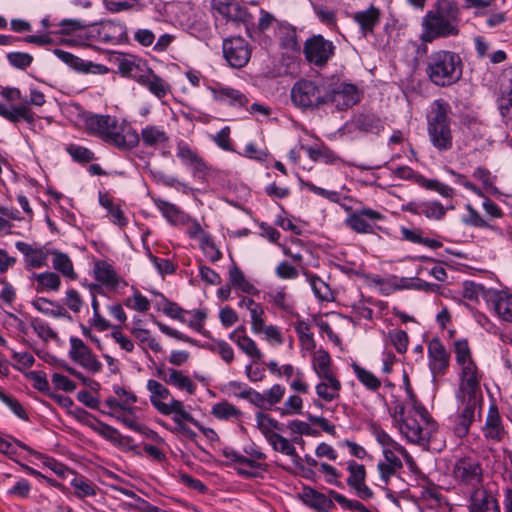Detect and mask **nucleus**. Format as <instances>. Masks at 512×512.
<instances>
[{
	"label": "nucleus",
	"mask_w": 512,
	"mask_h": 512,
	"mask_svg": "<svg viewBox=\"0 0 512 512\" xmlns=\"http://www.w3.org/2000/svg\"><path fill=\"white\" fill-rule=\"evenodd\" d=\"M482 379L483 372L476 362L459 367V384L455 393L459 414L454 427L455 434L458 437H464L468 434L470 426L475 420L476 411L481 412L483 402Z\"/></svg>",
	"instance_id": "obj_1"
},
{
	"label": "nucleus",
	"mask_w": 512,
	"mask_h": 512,
	"mask_svg": "<svg viewBox=\"0 0 512 512\" xmlns=\"http://www.w3.org/2000/svg\"><path fill=\"white\" fill-rule=\"evenodd\" d=\"M89 135L96 136L119 150H131L139 144V135L126 121L119 123L111 115L91 114L85 118Z\"/></svg>",
	"instance_id": "obj_2"
},
{
	"label": "nucleus",
	"mask_w": 512,
	"mask_h": 512,
	"mask_svg": "<svg viewBox=\"0 0 512 512\" xmlns=\"http://www.w3.org/2000/svg\"><path fill=\"white\" fill-rule=\"evenodd\" d=\"M425 74L437 87L452 86L462 78V59L458 53L453 51H434L427 58Z\"/></svg>",
	"instance_id": "obj_3"
},
{
	"label": "nucleus",
	"mask_w": 512,
	"mask_h": 512,
	"mask_svg": "<svg viewBox=\"0 0 512 512\" xmlns=\"http://www.w3.org/2000/svg\"><path fill=\"white\" fill-rule=\"evenodd\" d=\"M450 113V104L443 99H437L432 103L427 115L429 141L440 153L447 152L453 147Z\"/></svg>",
	"instance_id": "obj_4"
},
{
	"label": "nucleus",
	"mask_w": 512,
	"mask_h": 512,
	"mask_svg": "<svg viewBox=\"0 0 512 512\" xmlns=\"http://www.w3.org/2000/svg\"><path fill=\"white\" fill-rule=\"evenodd\" d=\"M452 11L453 9L450 6H440L426 13L422 20L423 31L420 37L424 43L458 34L459 31Z\"/></svg>",
	"instance_id": "obj_5"
},
{
	"label": "nucleus",
	"mask_w": 512,
	"mask_h": 512,
	"mask_svg": "<svg viewBox=\"0 0 512 512\" xmlns=\"http://www.w3.org/2000/svg\"><path fill=\"white\" fill-rule=\"evenodd\" d=\"M292 103L301 110H314L325 105V87L312 80L300 79L291 89Z\"/></svg>",
	"instance_id": "obj_6"
},
{
	"label": "nucleus",
	"mask_w": 512,
	"mask_h": 512,
	"mask_svg": "<svg viewBox=\"0 0 512 512\" xmlns=\"http://www.w3.org/2000/svg\"><path fill=\"white\" fill-rule=\"evenodd\" d=\"M452 476L455 481L464 486L479 489L483 481V468L480 461L471 456L458 459L452 469Z\"/></svg>",
	"instance_id": "obj_7"
},
{
	"label": "nucleus",
	"mask_w": 512,
	"mask_h": 512,
	"mask_svg": "<svg viewBox=\"0 0 512 512\" xmlns=\"http://www.w3.org/2000/svg\"><path fill=\"white\" fill-rule=\"evenodd\" d=\"M335 49L336 47L332 41L318 34L309 37L305 41L303 54L308 63L321 68L335 55Z\"/></svg>",
	"instance_id": "obj_8"
},
{
	"label": "nucleus",
	"mask_w": 512,
	"mask_h": 512,
	"mask_svg": "<svg viewBox=\"0 0 512 512\" xmlns=\"http://www.w3.org/2000/svg\"><path fill=\"white\" fill-rule=\"evenodd\" d=\"M360 100L361 92L354 84L341 82L332 88H325V105L331 104L338 111L347 110Z\"/></svg>",
	"instance_id": "obj_9"
},
{
	"label": "nucleus",
	"mask_w": 512,
	"mask_h": 512,
	"mask_svg": "<svg viewBox=\"0 0 512 512\" xmlns=\"http://www.w3.org/2000/svg\"><path fill=\"white\" fill-rule=\"evenodd\" d=\"M223 56L233 68L245 67L251 58L249 43L242 37H231L223 41Z\"/></svg>",
	"instance_id": "obj_10"
},
{
	"label": "nucleus",
	"mask_w": 512,
	"mask_h": 512,
	"mask_svg": "<svg viewBox=\"0 0 512 512\" xmlns=\"http://www.w3.org/2000/svg\"><path fill=\"white\" fill-rule=\"evenodd\" d=\"M394 174L400 179L413 180L419 186L427 190L435 191L444 198H452L454 195V190L450 186L436 179H427L425 176L414 171L408 166L398 167Z\"/></svg>",
	"instance_id": "obj_11"
},
{
	"label": "nucleus",
	"mask_w": 512,
	"mask_h": 512,
	"mask_svg": "<svg viewBox=\"0 0 512 512\" xmlns=\"http://www.w3.org/2000/svg\"><path fill=\"white\" fill-rule=\"evenodd\" d=\"M384 216L371 208H363L352 212L345 220V224L354 232L371 234L374 226L371 222L382 220Z\"/></svg>",
	"instance_id": "obj_12"
},
{
	"label": "nucleus",
	"mask_w": 512,
	"mask_h": 512,
	"mask_svg": "<svg viewBox=\"0 0 512 512\" xmlns=\"http://www.w3.org/2000/svg\"><path fill=\"white\" fill-rule=\"evenodd\" d=\"M448 209H453V206L444 207L438 200L410 201L401 206L402 211L410 212L414 215H423L427 219L434 221L443 220Z\"/></svg>",
	"instance_id": "obj_13"
},
{
	"label": "nucleus",
	"mask_w": 512,
	"mask_h": 512,
	"mask_svg": "<svg viewBox=\"0 0 512 512\" xmlns=\"http://www.w3.org/2000/svg\"><path fill=\"white\" fill-rule=\"evenodd\" d=\"M429 368L433 376H443L450 365V352L438 338H433L428 344Z\"/></svg>",
	"instance_id": "obj_14"
},
{
	"label": "nucleus",
	"mask_w": 512,
	"mask_h": 512,
	"mask_svg": "<svg viewBox=\"0 0 512 512\" xmlns=\"http://www.w3.org/2000/svg\"><path fill=\"white\" fill-rule=\"evenodd\" d=\"M15 247L24 255L26 269H38L47 265V259L51 252L45 247H33L22 241H17Z\"/></svg>",
	"instance_id": "obj_15"
},
{
	"label": "nucleus",
	"mask_w": 512,
	"mask_h": 512,
	"mask_svg": "<svg viewBox=\"0 0 512 512\" xmlns=\"http://www.w3.org/2000/svg\"><path fill=\"white\" fill-rule=\"evenodd\" d=\"M209 90L213 95V99L217 102L238 108L245 107L248 104L246 95L232 87L217 83L209 87Z\"/></svg>",
	"instance_id": "obj_16"
},
{
	"label": "nucleus",
	"mask_w": 512,
	"mask_h": 512,
	"mask_svg": "<svg viewBox=\"0 0 512 512\" xmlns=\"http://www.w3.org/2000/svg\"><path fill=\"white\" fill-rule=\"evenodd\" d=\"M176 156L193 171L194 175H206L208 170L206 162L184 141L178 142Z\"/></svg>",
	"instance_id": "obj_17"
},
{
	"label": "nucleus",
	"mask_w": 512,
	"mask_h": 512,
	"mask_svg": "<svg viewBox=\"0 0 512 512\" xmlns=\"http://www.w3.org/2000/svg\"><path fill=\"white\" fill-rule=\"evenodd\" d=\"M299 497L307 507L317 512H331L335 508L334 498L310 487H305Z\"/></svg>",
	"instance_id": "obj_18"
},
{
	"label": "nucleus",
	"mask_w": 512,
	"mask_h": 512,
	"mask_svg": "<svg viewBox=\"0 0 512 512\" xmlns=\"http://www.w3.org/2000/svg\"><path fill=\"white\" fill-rule=\"evenodd\" d=\"M400 432L410 443L427 446L431 436L430 428H422L415 419L403 420L400 424Z\"/></svg>",
	"instance_id": "obj_19"
},
{
	"label": "nucleus",
	"mask_w": 512,
	"mask_h": 512,
	"mask_svg": "<svg viewBox=\"0 0 512 512\" xmlns=\"http://www.w3.org/2000/svg\"><path fill=\"white\" fill-rule=\"evenodd\" d=\"M483 434L487 440H492L494 442H500L504 438L505 430L498 408L495 404L489 407L485 425L483 427Z\"/></svg>",
	"instance_id": "obj_20"
},
{
	"label": "nucleus",
	"mask_w": 512,
	"mask_h": 512,
	"mask_svg": "<svg viewBox=\"0 0 512 512\" xmlns=\"http://www.w3.org/2000/svg\"><path fill=\"white\" fill-rule=\"evenodd\" d=\"M470 500V512H501L497 499L486 489H475Z\"/></svg>",
	"instance_id": "obj_21"
},
{
	"label": "nucleus",
	"mask_w": 512,
	"mask_h": 512,
	"mask_svg": "<svg viewBox=\"0 0 512 512\" xmlns=\"http://www.w3.org/2000/svg\"><path fill=\"white\" fill-rule=\"evenodd\" d=\"M138 135L139 142L142 141L143 146L146 148L158 149L166 147L169 143V136L167 132L159 126L147 125Z\"/></svg>",
	"instance_id": "obj_22"
},
{
	"label": "nucleus",
	"mask_w": 512,
	"mask_h": 512,
	"mask_svg": "<svg viewBox=\"0 0 512 512\" xmlns=\"http://www.w3.org/2000/svg\"><path fill=\"white\" fill-rule=\"evenodd\" d=\"M213 7L227 19L232 21H239L248 23L252 16L248 12L247 8L236 1H218L213 3Z\"/></svg>",
	"instance_id": "obj_23"
},
{
	"label": "nucleus",
	"mask_w": 512,
	"mask_h": 512,
	"mask_svg": "<svg viewBox=\"0 0 512 512\" xmlns=\"http://www.w3.org/2000/svg\"><path fill=\"white\" fill-rule=\"evenodd\" d=\"M0 116L14 124L19 123L21 120L26 121L30 125L35 123V114L27 105L8 107L0 103Z\"/></svg>",
	"instance_id": "obj_24"
},
{
	"label": "nucleus",
	"mask_w": 512,
	"mask_h": 512,
	"mask_svg": "<svg viewBox=\"0 0 512 512\" xmlns=\"http://www.w3.org/2000/svg\"><path fill=\"white\" fill-rule=\"evenodd\" d=\"M354 21L359 25L364 37L373 34L374 28L380 22V10L371 5L363 11H358L354 15Z\"/></svg>",
	"instance_id": "obj_25"
},
{
	"label": "nucleus",
	"mask_w": 512,
	"mask_h": 512,
	"mask_svg": "<svg viewBox=\"0 0 512 512\" xmlns=\"http://www.w3.org/2000/svg\"><path fill=\"white\" fill-rule=\"evenodd\" d=\"M501 83V97L499 99V110L503 117L512 116V66L503 71Z\"/></svg>",
	"instance_id": "obj_26"
},
{
	"label": "nucleus",
	"mask_w": 512,
	"mask_h": 512,
	"mask_svg": "<svg viewBox=\"0 0 512 512\" xmlns=\"http://www.w3.org/2000/svg\"><path fill=\"white\" fill-rule=\"evenodd\" d=\"M96 32L97 39L102 43H115L123 34L124 27L114 21H103L93 29Z\"/></svg>",
	"instance_id": "obj_27"
},
{
	"label": "nucleus",
	"mask_w": 512,
	"mask_h": 512,
	"mask_svg": "<svg viewBox=\"0 0 512 512\" xmlns=\"http://www.w3.org/2000/svg\"><path fill=\"white\" fill-rule=\"evenodd\" d=\"M94 274L96 280L108 288L116 289L119 286L120 278L112 265L106 261L102 260L95 263Z\"/></svg>",
	"instance_id": "obj_28"
},
{
	"label": "nucleus",
	"mask_w": 512,
	"mask_h": 512,
	"mask_svg": "<svg viewBox=\"0 0 512 512\" xmlns=\"http://www.w3.org/2000/svg\"><path fill=\"white\" fill-rule=\"evenodd\" d=\"M383 455L385 461L379 462L377 468L382 481L388 484L390 478L402 468V462L391 449L383 450Z\"/></svg>",
	"instance_id": "obj_29"
},
{
	"label": "nucleus",
	"mask_w": 512,
	"mask_h": 512,
	"mask_svg": "<svg viewBox=\"0 0 512 512\" xmlns=\"http://www.w3.org/2000/svg\"><path fill=\"white\" fill-rule=\"evenodd\" d=\"M32 306L40 313L45 314L47 316H51L54 318L63 317L71 319V316L62 305H60L58 302L49 300L45 297H39L35 299L32 302Z\"/></svg>",
	"instance_id": "obj_30"
},
{
	"label": "nucleus",
	"mask_w": 512,
	"mask_h": 512,
	"mask_svg": "<svg viewBox=\"0 0 512 512\" xmlns=\"http://www.w3.org/2000/svg\"><path fill=\"white\" fill-rule=\"evenodd\" d=\"M492 302L496 314L506 322H512V294L503 291L493 293Z\"/></svg>",
	"instance_id": "obj_31"
},
{
	"label": "nucleus",
	"mask_w": 512,
	"mask_h": 512,
	"mask_svg": "<svg viewBox=\"0 0 512 512\" xmlns=\"http://www.w3.org/2000/svg\"><path fill=\"white\" fill-rule=\"evenodd\" d=\"M50 254L53 255L52 266L57 272L70 280L77 279L73 262L66 253L59 250H52Z\"/></svg>",
	"instance_id": "obj_32"
},
{
	"label": "nucleus",
	"mask_w": 512,
	"mask_h": 512,
	"mask_svg": "<svg viewBox=\"0 0 512 512\" xmlns=\"http://www.w3.org/2000/svg\"><path fill=\"white\" fill-rule=\"evenodd\" d=\"M149 90L151 94L161 99L171 92L170 85L153 70L148 71L145 80L141 84Z\"/></svg>",
	"instance_id": "obj_33"
},
{
	"label": "nucleus",
	"mask_w": 512,
	"mask_h": 512,
	"mask_svg": "<svg viewBox=\"0 0 512 512\" xmlns=\"http://www.w3.org/2000/svg\"><path fill=\"white\" fill-rule=\"evenodd\" d=\"M354 123L358 130L365 133L379 134L384 129L383 121L373 113L359 114Z\"/></svg>",
	"instance_id": "obj_34"
},
{
	"label": "nucleus",
	"mask_w": 512,
	"mask_h": 512,
	"mask_svg": "<svg viewBox=\"0 0 512 512\" xmlns=\"http://www.w3.org/2000/svg\"><path fill=\"white\" fill-rule=\"evenodd\" d=\"M277 36L281 47L293 52L300 51V45L297 39L295 28L290 25L278 24Z\"/></svg>",
	"instance_id": "obj_35"
},
{
	"label": "nucleus",
	"mask_w": 512,
	"mask_h": 512,
	"mask_svg": "<svg viewBox=\"0 0 512 512\" xmlns=\"http://www.w3.org/2000/svg\"><path fill=\"white\" fill-rule=\"evenodd\" d=\"M229 284L231 287L241 290L247 294H254L256 288L248 280L235 262L229 267Z\"/></svg>",
	"instance_id": "obj_36"
},
{
	"label": "nucleus",
	"mask_w": 512,
	"mask_h": 512,
	"mask_svg": "<svg viewBox=\"0 0 512 512\" xmlns=\"http://www.w3.org/2000/svg\"><path fill=\"white\" fill-rule=\"evenodd\" d=\"M324 379L327 382H320L317 384L316 393L323 400L330 402L339 396L341 383L335 376Z\"/></svg>",
	"instance_id": "obj_37"
},
{
	"label": "nucleus",
	"mask_w": 512,
	"mask_h": 512,
	"mask_svg": "<svg viewBox=\"0 0 512 512\" xmlns=\"http://www.w3.org/2000/svg\"><path fill=\"white\" fill-rule=\"evenodd\" d=\"M69 67L74 69L77 72L85 73V74H107L109 72V68L103 64L93 63L91 61H85L77 56L73 57V60H70L67 63Z\"/></svg>",
	"instance_id": "obj_38"
},
{
	"label": "nucleus",
	"mask_w": 512,
	"mask_h": 512,
	"mask_svg": "<svg viewBox=\"0 0 512 512\" xmlns=\"http://www.w3.org/2000/svg\"><path fill=\"white\" fill-rule=\"evenodd\" d=\"M37 282L36 291H58L61 286L60 276L55 272H43L33 275Z\"/></svg>",
	"instance_id": "obj_39"
},
{
	"label": "nucleus",
	"mask_w": 512,
	"mask_h": 512,
	"mask_svg": "<svg viewBox=\"0 0 512 512\" xmlns=\"http://www.w3.org/2000/svg\"><path fill=\"white\" fill-rule=\"evenodd\" d=\"M256 421L258 429L264 435L266 440H269L272 435H279L273 430L283 431V424L262 412H258L256 414Z\"/></svg>",
	"instance_id": "obj_40"
},
{
	"label": "nucleus",
	"mask_w": 512,
	"mask_h": 512,
	"mask_svg": "<svg viewBox=\"0 0 512 512\" xmlns=\"http://www.w3.org/2000/svg\"><path fill=\"white\" fill-rule=\"evenodd\" d=\"M454 354L456 365L459 367L475 363L473 359L472 350L469 346L467 339H458L454 343Z\"/></svg>",
	"instance_id": "obj_41"
},
{
	"label": "nucleus",
	"mask_w": 512,
	"mask_h": 512,
	"mask_svg": "<svg viewBox=\"0 0 512 512\" xmlns=\"http://www.w3.org/2000/svg\"><path fill=\"white\" fill-rule=\"evenodd\" d=\"M168 372V385H172L180 390H185L190 395L195 393L196 385L188 376L183 375L181 371L173 368H169Z\"/></svg>",
	"instance_id": "obj_42"
},
{
	"label": "nucleus",
	"mask_w": 512,
	"mask_h": 512,
	"mask_svg": "<svg viewBox=\"0 0 512 512\" xmlns=\"http://www.w3.org/2000/svg\"><path fill=\"white\" fill-rule=\"evenodd\" d=\"M331 357L329 353L325 350H319L316 352L313 359V369L316 374L320 378H330L333 377V373L331 371Z\"/></svg>",
	"instance_id": "obj_43"
},
{
	"label": "nucleus",
	"mask_w": 512,
	"mask_h": 512,
	"mask_svg": "<svg viewBox=\"0 0 512 512\" xmlns=\"http://www.w3.org/2000/svg\"><path fill=\"white\" fill-rule=\"evenodd\" d=\"M353 372L355 373L357 379L369 390L376 391L380 388L381 382L380 380L370 371L362 368L356 362L351 364Z\"/></svg>",
	"instance_id": "obj_44"
},
{
	"label": "nucleus",
	"mask_w": 512,
	"mask_h": 512,
	"mask_svg": "<svg viewBox=\"0 0 512 512\" xmlns=\"http://www.w3.org/2000/svg\"><path fill=\"white\" fill-rule=\"evenodd\" d=\"M211 414L220 420H228L230 418L238 419L242 416V412L228 401L216 403L212 407Z\"/></svg>",
	"instance_id": "obj_45"
},
{
	"label": "nucleus",
	"mask_w": 512,
	"mask_h": 512,
	"mask_svg": "<svg viewBox=\"0 0 512 512\" xmlns=\"http://www.w3.org/2000/svg\"><path fill=\"white\" fill-rule=\"evenodd\" d=\"M41 25H42L44 31L46 32V34L28 35V36L24 37V41L26 43L36 44L38 46H45V45H50L54 42L53 39L50 37V35L52 34L51 32H54V30H50V28L52 26H54V24L51 23V21L48 17H45L41 20ZM55 32H58V30H55Z\"/></svg>",
	"instance_id": "obj_46"
},
{
	"label": "nucleus",
	"mask_w": 512,
	"mask_h": 512,
	"mask_svg": "<svg viewBox=\"0 0 512 512\" xmlns=\"http://www.w3.org/2000/svg\"><path fill=\"white\" fill-rule=\"evenodd\" d=\"M307 277V280L311 286V289L315 295L316 298H318L321 301H329L331 297V290L320 277L313 274H305Z\"/></svg>",
	"instance_id": "obj_47"
},
{
	"label": "nucleus",
	"mask_w": 512,
	"mask_h": 512,
	"mask_svg": "<svg viewBox=\"0 0 512 512\" xmlns=\"http://www.w3.org/2000/svg\"><path fill=\"white\" fill-rule=\"evenodd\" d=\"M269 444L275 451L281 452L291 458H299L296 452V448L290 443V441L282 435H272L269 440Z\"/></svg>",
	"instance_id": "obj_48"
},
{
	"label": "nucleus",
	"mask_w": 512,
	"mask_h": 512,
	"mask_svg": "<svg viewBox=\"0 0 512 512\" xmlns=\"http://www.w3.org/2000/svg\"><path fill=\"white\" fill-rule=\"evenodd\" d=\"M147 389L151 393L150 402L157 409V404H163L161 399H166L170 395L169 390L160 382L150 379L147 382Z\"/></svg>",
	"instance_id": "obj_49"
},
{
	"label": "nucleus",
	"mask_w": 512,
	"mask_h": 512,
	"mask_svg": "<svg viewBox=\"0 0 512 512\" xmlns=\"http://www.w3.org/2000/svg\"><path fill=\"white\" fill-rule=\"evenodd\" d=\"M10 66L19 70H26L32 64L34 58L27 52L14 51L6 54Z\"/></svg>",
	"instance_id": "obj_50"
},
{
	"label": "nucleus",
	"mask_w": 512,
	"mask_h": 512,
	"mask_svg": "<svg viewBox=\"0 0 512 512\" xmlns=\"http://www.w3.org/2000/svg\"><path fill=\"white\" fill-rule=\"evenodd\" d=\"M161 297L162 311L167 316L179 320L180 322H186L185 314L188 311L181 308L177 303L168 300L163 294L159 293Z\"/></svg>",
	"instance_id": "obj_51"
},
{
	"label": "nucleus",
	"mask_w": 512,
	"mask_h": 512,
	"mask_svg": "<svg viewBox=\"0 0 512 512\" xmlns=\"http://www.w3.org/2000/svg\"><path fill=\"white\" fill-rule=\"evenodd\" d=\"M276 22H277V20L273 14H271L270 12H268L264 9H261L260 10V18L258 20L257 26L254 27L252 30L247 28V31L249 32V36L252 39H254L256 34L264 33L266 30L270 29L271 26Z\"/></svg>",
	"instance_id": "obj_52"
},
{
	"label": "nucleus",
	"mask_w": 512,
	"mask_h": 512,
	"mask_svg": "<svg viewBox=\"0 0 512 512\" xmlns=\"http://www.w3.org/2000/svg\"><path fill=\"white\" fill-rule=\"evenodd\" d=\"M349 477L347 478V485L351 488L356 486L357 484H361L365 482L366 479V469L364 465L358 464L355 461H349L348 467Z\"/></svg>",
	"instance_id": "obj_53"
},
{
	"label": "nucleus",
	"mask_w": 512,
	"mask_h": 512,
	"mask_svg": "<svg viewBox=\"0 0 512 512\" xmlns=\"http://www.w3.org/2000/svg\"><path fill=\"white\" fill-rule=\"evenodd\" d=\"M234 396L248 400L251 404L262 409H268L267 402L265 400V393H259L250 387H246L241 392L234 393Z\"/></svg>",
	"instance_id": "obj_54"
},
{
	"label": "nucleus",
	"mask_w": 512,
	"mask_h": 512,
	"mask_svg": "<svg viewBox=\"0 0 512 512\" xmlns=\"http://www.w3.org/2000/svg\"><path fill=\"white\" fill-rule=\"evenodd\" d=\"M305 150H306L309 158L315 162L322 160L327 164H332L338 158L336 156V154L328 147H321V148L306 147Z\"/></svg>",
	"instance_id": "obj_55"
},
{
	"label": "nucleus",
	"mask_w": 512,
	"mask_h": 512,
	"mask_svg": "<svg viewBox=\"0 0 512 512\" xmlns=\"http://www.w3.org/2000/svg\"><path fill=\"white\" fill-rule=\"evenodd\" d=\"M66 151L71 158L78 163H88L95 158L91 150L76 144H69L66 147Z\"/></svg>",
	"instance_id": "obj_56"
},
{
	"label": "nucleus",
	"mask_w": 512,
	"mask_h": 512,
	"mask_svg": "<svg viewBox=\"0 0 512 512\" xmlns=\"http://www.w3.org/2000/svg\"><path fill=\"white\" fill-rule=\"evenodd\" d=\"M207 319V311L206 309H198L194 312L193 318L190 320L186 319L185 324H187L190 328L194 329L201 335L207 338H211V334L208 330L204 328V322Z\"/></svg>",
	"instance_id": "obj_57"
},
{
	"label": "nucleus",
	"mask_w": 512,
	"mask_h": 512,
	"mask_svg": "<svg viewBox=\"0 0 512 512\" xmlns=\"http://www.w3.org/2000/svg\"><path fill=\"white\" fill-rule=\"evenodd\" d=\"M329 495L332 498H334V501H336L344 509L351 510V511L357 510L359 512H371L361 502L355 501V500H350V499L346 498L344 495L336 492L335 490H329Z\"/></svg>",
	"instance_id": "obj_58"
},
{
	"label": "nucleus",
	"mask_w": 512,
	"mask_h": 512,
	"mask_svg": "<svg viewBox=\"0 0 512 512\" xmlns=\"http://www.w3.org/2000/svg\"><path fill=\"white\" fill-rule=\"evenodd\" d=\"M237 345L246 355L255 360H260L263 356L255 341L246 334H242L241 339L237 341Z\"/></svg>",
	"instance_id": "obj_59"
},
{
	"label": "nucleus",
	"mask_w": 512,
	"mask_h": 512,
	"mask_svg": "<svg viewBox=\"0 0 512 512\" xmlns=\"http://www.w3.org/2000/svg\"><path fill=\"white\" fill-rule=\"evenodd\" d=\"M60 29L58 32H52L54 35H71L74 32L82 30L87 24L78 19H63L56 24Z\"/></svg>",
	"instance_id": "obj_60"
},
{
	"label": "nucleus",
	"mask_w": 512,
	"mask_h": 512,
	"mask_svg": "<svg viewBox=\"0 0 512 512\" xmlns=\"http://www.w3.org/2000/svg\"><path fill=\"white\" fill-rule=\"evenodd\" d=\"M71 485L75 490V495L80 499L96 494L95 486L83 478H74Z\"/></svg>",
	"instance_id": "obj_61"
},
{
	"label": "nucleus",
	"mask_w": 512,
	"mask_h": 512,
	"mask_svg": "<svg viewBox=\"0 0 512 512\" xmlns=\"http://www.w3.org/2000/svg\"><path fill=\"white\" fill-rule=\"evenodd\" d=\"M31 327L44 341L58 338L57 333L50 327V325L39 318L32 319Z\"/></svg>",
	"instance_id": "obj_62"
},
{
	"label": "nucleus",
	"mask_w": 512,
	"mask_h": 512,
	"mask_svg": "<svg viewBox=\"0 0 512 512\" xmlns=\"http://www.w3.org/2000/svg\"><path fill=\"white\" fill-rule=\"evenodd\" d=\"M133 335L136 339H138L141 343L146 344L152 351L158 353L162 351V346L155 338L151 336L149 330L144 328H136L133 330Z\"/></svg>",
	"instance_id": "obj_63"
},
{
	"label": "nucleus",
	"mask_w": 512,
	"mask_h": 512,
	"mask_svg": "<svg viewBox=\"0 0 512 512\" xmlns=\"http://www.w3.org/2000/svg\"><path fill=\"white\" fill-rule=\"evenodd\" d=\"M389 339L391 344L395 347L398 353H405L408 347L409 338L408 334L404 330H393L390 331Z\"/></svg>",
	"instance_id": "obj_64"
}]
</instances>
